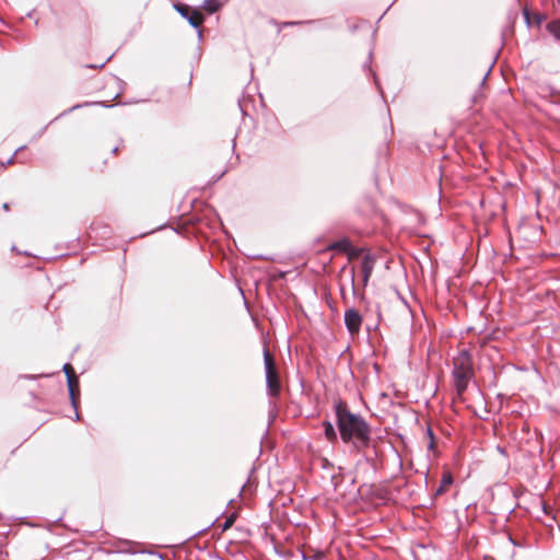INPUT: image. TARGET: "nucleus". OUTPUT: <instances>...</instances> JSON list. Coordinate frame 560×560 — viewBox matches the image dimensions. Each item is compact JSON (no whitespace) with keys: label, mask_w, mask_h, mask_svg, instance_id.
I'll return each mask as SVG.
<instances>
[{"label":"nucleus","mask_w":560,"mask_h":560,"mask_svg":"<svg viewBox=\"0 0 560 560\" xmlns=\"http://www.w3.org/2000/svg\"><path fill=\"white\" fill-rule=\"evenodd\" d=\"M336 416L340 436L345 443L352 442L358 451L369 445L370 427L362 417L341 406L337 407Z\"/></svg>","instance_id":"obj_1"},{"label":"nucleus","mask_w":560,"mask_h":560,"mask_svg":"<svg viewBox=\"0 0 560 560\" xmlns=\"http://www.w3.org/2000/svg\"><path fill=\"white\" fill-rule=\"evenodd\" d=\"M471 376L470 360L466 351H463L455 360L453 378L458 395H462L468 386Z\"/></svg>","instance_id":"obj_2"},{"label":"nucleus","mask_w":560,"mask_h":560,"mask_svg":"<svg viewBox=\"0 0 560 560\" xmlns=\"http://www.w3.org/2000/svg\"><path fill=\"white\" fill-rule=\"evenodd\" d=\"M264 363L266 372L267 393L270 397H278L280 394L281 385L279 381L278 371L275 365V361L267 347L264 348Z\"/></svg>","instance_id":"obj_3"},{"label":"nucleus","mask_w":560,"mask_h":560,"mask_svg":"<svg viewBox=\"0 0 560 560\" xmlns=\"http://www.w3.org/2000/svg\"><path fill=\"white\" fill-rule=\"evenodd\" d=\"M362 324V316L354 308L345 312V325L351 335L358 334Z\"/></svg>","instance_id":"obj_4"},{"label":"nucleus","mask_w":560,"mask_h":560,"mask_svg":"<svg viewBox=\"0 0 560 560\" xmlns=\"http://www.w3.org/2000/svg\"><path fill=\"white\" fill-rule=\"evenodd\" d=\"M175 9L183 18L187 19L188 23L195 28H198L203 22V16L198 11L190 13L186 5H176Z\"/></svg>","instance_id":"obj_5"},{"label":"nucleus","mask_w":560,"mask_h":560,"mask_svg":"<svg viewBox=\"0 0 560 560\" xmlns=\"http://www.w3.org/2000/svg\"><path fill=\"white\" fill-rule=\"evenodd\" d=\"M375 257L369 253L364 254L361 261V270L363 275V284L366 285L375 266Z\"/></svg>","instance_id":"obj_6"},{"label":"nucleus","mask_w":560,"mask_h":560,"mask_svg":"<svg viewBox=\"0 0 560 560\" xmlns=\"http://www.w3.org/2000/svg\"><path fill=\"white\" fill-rule=\"evenodd\" d=\"M62 370L67 376V385H68V390H69V395L71 398L72 405H73L74 409H77V402H75V398H74V382L77 381V377L73 373V369L70 363H66L63 365Z\"/></svg>","instance_id":"obj_7"},{"label":"nucleus","mask_w":560,"mask_h":560,"mask_svg":"<svg viewBox=\"0 0 560 560\" xmlns=\"http://www.w3.org/2000/svg\"><path fill=\"white\" fill-rule=\"evenodd\" d=\"M546 30L557 42H560V20H552L548 22Z\"/></svg>","instance_id":"obj_8"},{"label":"nucleus","mask_w":560,"mask_h":560,"mask_svg":"<svg viewBox=\"0 0 560 560\" xmlns=\"http://www.w3.org/2000/svg\"><path fill=\"white\" fill-rule=\"evenodd\" d=\"M452 482V475L450 472L444 474L440 487L435 490V495H441L445 491V488L451 486Z\"/></svg>","instance_id":"obj_9"},{"label":"nucleus","mask_w":560,"mask_h":560,"mask_svg":"<svg viewBox=\"0 0 560 560\" xmlns=\"http://www.w3.org/2000/svg\"><path fill=\"white\" fill-rule=\"evenodd\" d=\"M323 425H324L326 439L330 442L335 441L337 439V433H336V430H335L332 423L329 421H325L323 423Z\"/></svg>","instance_id":"obj_10"},{"label":"nucleus","mask_w":560,"mask_h":560,"mask_svg":"<svg viewBox=\"0 0 560 560\" xmlns=\"http://www.w3.org/2000/svg\"><path fill=\"white\" fill-rule=\"evenodd\" d=\"M221 4L218 0H205L202 8L209 13H215L219 11Z\"/></svg>","instance_id":"obj_11"},{"label":"nucleus","mask_w":560,"mask_h":560,"mask_svg":"<svg viewBox=\"0 0 560 560\" xmlns=\"http://www.w3.org/2000/svg\"><path fill=\"white\" fill-rule=\"evenodd\" d=\"M350 247V242L348 240H341L338 241L329 246L330 249H340V250H348Z\"/></svg>","instance_id":"obj_12"},{"label":"nucleus","mask_w":560,"mask_h":560,"mask_svg":"<svg viewBox=\"0 0 560 560\" xmlns=\"http://www.w3.org/2000/svg\"><path fill=\"white\" fill-rule=\"evenodd\" d=\"M302 558L304 560H323L324 559V553L322 551H316L314 552L312 556H308L306 555L305 552L302 553Z\"/></svg>","instance_id":"obj_13"},{"label":"nucleus","mask_w":560,"mask_h":560,"mask_svg":"<svg viewBox=\"0 0 560 560\" xmlns=\"http://www.w3.org/2000/svg\"><path fill=\"white\" fill-rule=\"evenodd\" d=\"M368 313H375L377 317H380V306L378 305H370L368 307Z\"/></svg>","instance_id":"obj_14"},{"label":"nucleus","mask_w":560,"mask_h":560,"mask_svg":"<svg viewBox=\"0 0 560 560\" xmlns=\"http://www.w3.org/2000/svg\"><path fill=\"white\" fill-rule=\"evenodd\" d=\"M427 434H428V436H429V439H430L429 447H430V448H433V445H434V435H433V432H432L431 428H428V430H427Z\"/></svg>","instance_id":"obj_15"},{"label":"nucleus","mask_w":560,"mask_h":560,"mask_svg":"<svg viewBox=\"0 0 560 560\" xmlns=\"http://www.w3.org/2000/svg\"><path fill=\"white\" fill-rule=\"evenodd\" d=\"M233 522H234V517L233 516L228 517L226 521L223 524V530H225L229 527H231Z\"/></svg>","instance_id":"obj_16"},{"label":"nucleus","mask_w":560,"mask_h":560,"mask_svg":"<svg viewBox=\"0 0 560 560\" xmlns=\"http://www.w3.org/2000/svg\"><path fill=\"white\" fill-rule=\"evenodd\" d=\"M351 282L352 284H354V272L352 271V276H351Z\"/></svg>","instance_id":"obj_17"},{"label":"nucleus","mask_w":560,"mask_h":560,"mask_svg":"<svg viewBox=\"0 0 560 560\" xmlns=\"http://www.w3.org/2000/svg\"><path fill=\"white\" fill-rule=\"evenodd\" d=\"M3 209L8 210L9 209V205L8 203H3Z\"/></svg>","instance_id":"obj_18"},{"label":"nucleus","mask_w":560,"mask_h":560,"mask_svg":"<svg viewBox=\"0 0 560 560\" xmlns=\"http://www.w3.org/2000/svg\"><path fill=\"white\" fill-rule=\"evenodd\" d=\"M13 161V158H10L8 161H7V164H11Z\"/></svg>","instance_id":"obj_19"},{"label":"nucleus","mask_w":560,"mask_h":560,"mask_svg":"<svg viewBox=\"0 0 560 560\" xmlns=\"http://www.w3.org/2000/svg\"><path fill=\"white\" fill-rule=\"evenodd\" d=\"M75 420H79V413L75 411Z\"/></svg>","instance_id":"obj_20"}]
</instances>
